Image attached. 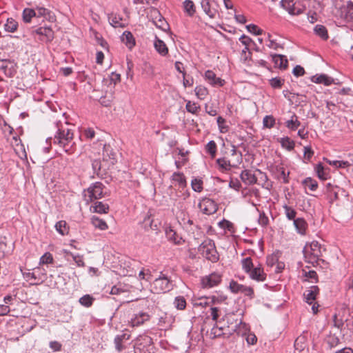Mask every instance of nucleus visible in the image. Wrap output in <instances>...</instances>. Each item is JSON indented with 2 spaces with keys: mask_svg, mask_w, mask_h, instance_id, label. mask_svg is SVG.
<instances>
[{
  "mask_svg": "<svg viewBox=\"0 0 353 353\" xmlns=\"http://www.w3.org/2000/svg\"><path fill=\"white\" fill-rule=\"evenodd\" d=\"M57 131L53 138V143L61 147L68 154L75 152L77 145L74 141V134L71 129L68 128V123L63 125L61 123H57Z\"/></svg>",
  "mask_w": 353,
  "mask_h": 353,
  "instance_id": "1",
  "label": "nucleus"
},
{
  "mask_svg": "<svg viewBox=\"0 0 353 353\" xmlns=\"http://www.w3.org/2000/svg\"><path fill=\"white\" fill-rule=\"evenodd\" d=\"M303 252L305 261L312 263L314 266L316 263L318 264L319 261H323V259H321V246L318 241H312L310 245L307 244Z\"/></svg>",
  "mask_w": 353,
  "mask_h": 353,
  "instance_id": "2",
  "label": "nucleus"
},
{
  "mask_svg": "<svg viewBox=\"0 0 353 353\" xmlns=\"http://www.w3.org/2000/svg\"><path fill=\"white\" fill-rule=\"evenodd\" d=\"M198 250L203 257L212 263L217 262L219 259L214 242L212 239H208L205 240L199 246Z\"/></svg>",
  "mask_w": 353,
  "mask_h": 353,
  "instance_id": "3",
  "label": "nucleus"
},
{
  "mask_svg": "<svg viewBox=\"0 0 353 353\" xmlns=\"http://www.w3.org/2000/svg\"><path fill=\"white\" fill-rule=\"evenodd\" d=\"M173 286L172 281L161 272V275L153 281L151 290L155 294L165 293L172 290Z\"/></svg>",
  "mask_w": 353,
  "mask_h": 353,
  "instance_id": "4",
  "label": "nucleus"
},
{
  "mask_svg": "<svg viewBox=\"0 0 353 353\" xmlns=\"http://www.w3.org/2000/svg\"><path fill=\"white\" fill-rule=\"evenodd\" d=\"M32 34L39 36V40L45 43H51L54 39V32L50 26H41L32 31Z\"/></svg>",
  "mask_w": 353,
  "mask_h": 353,
  "instance_id": "5",
  "label": "nucleus"
},
{
  "mask_svg": "<svg viewBox=\"0 0 353 353\" xmlns=\"http://www.w3.org/2000/svg\"><path fill=\"white\" fill-rule=\"evenodd\" d=\"M103 188L104 185L101 182L92 183L86 190L88 194H85V196L88 197L86 199L87 202H92L94 200L102 198L103 196Z\"/></svg>",
  "mask_w": 353,
  "mask_h": 353,
  "instance_id": "6",
  "label": "nucleus"
},
{
  "mask_svg": "<svg viewBox=\"0 0 353 353\" xmlns=\"http://www.w3.org/2000/svg\"><path fill=\"white\" fill-rule=\"evenodd\" d=\"M198 207L203 214L207 215L213 214L218 210V206L215 201L206 197L200 201Z\"/></svg>",
  "mask_w": 353,
  "mask_h": 353,
  "instance_id": "7",
  "label": "nucleus"
},
{
  "mask_svg": "<svg viewBox=\"0 0 353 353\" xmlns=\"http://www.w3.org/2000/svg\"><path fill=\"white\" fill-rule=\"evenodd\" d=\"M0 72L8 77H12L17 72L16 63L8 59L0 60Z\"/></svg>",
  "mask_w": 353,
  "mask_h": 353,
  "instance_id": "8",
  "label": "nucleus"
},
{
  "mask_svg": "<svg viewBox=\"0 0 353 353\" xmlns=\"http://www.w3.org/2000/svg\"><path fill=\"white\" fill-rule=\"evenodd\" d=\"M221 274L217 272H213L202 278L201 283L204 288H211L218 285L221 283Z\"/></svg>",
  "mask_w": 353,
  "mask_h": 353,
  "instance_id": "9",
  "label": "nucleus"
},
{
  "mask_svg": "<svg viewBox=\"0 0 353 353\" xmlns=\"http://www.w3.org/2000/svg\"><path fill=\"white\" fill-rule=\"evenodd\" d=\"M33 9L35 10V19L43 18V21H48L50 22H54L56 21L54 14L44 7L36 6Z\"/></svg>",
  "mask_w": 353,
  "mask_h": 353,
  "instance_id": "10",
  "label": "nucleus"
},
{
  "mask_svg": "<svg viewBox=\"0 0 353 353\" xmlns=\"http://www.w3.org/2000/svg\"><path fill=\"white\" fill-rule=\"evenodd\" d=\"M152 17L153 23L156 26L157 28L163 31H166L169 28L168 23L157 9H153L152 11Z\"/></svg>",
  "mask_w": 353,
  "mask_h": 353,
  "instance_id": "11",
  "label": "nucleus"
},
{
  "mask_svg": "<svg viewBox=\"0 0 353 353\" xmlns=\"http://www.w3.org/2000/svg\"><path fill=\"white\" fill-rule=\"evenodd\" d=\"M340 16L346 22H350L353 19V2L349 1L345 5L341 7Z\"/></svg>",
  "mask_w": 353,
  "mask_h": 353,
  "instance_id": "12",
  "label": "nucleus"
},
{
  "mask_svg": "<svg viewBox=\"0 0 353 353\" xmlns=\"http://www.w3.org/2000/svg\"><path fill=\"white\" fill-rule=\"evenodd\" d=\"M248 274L252 280H255L258 282L264 281L266 279V274L264 272L263 268L260 264L255 266Z\"/></svg>",
  "mask_w": 353,
  "mask_h": 353,
  "instance_id": "13",
  "label": "nucleus"
},
{
  "mask_svg": "<svg viewBox=\"0 0 353 353\" xmlns=\"http://www.w3.org/2000/svg\"><path fill=\"white\" fill-rule=\"evenodd\" d=\"M149 319L150 315L148 313L140 312L131 319L129 323L132 327H137L149 321Z\"/></svg>",
  "mask_w": 353,
  "mask_h": 353,
  "instance_id": "14",
  "label": "nucleus"
},
{
  "mask_svg": "<svg viewBox=\"0 0 353 353\" xmlns=\"http://www.w3.org/2000/svg\"><path fill=\"white\" fill-rule=\"evenodd\" d=\"M319 288L316 285H312L303 294L306 303L312 305L316 300V296L319 294Z\"/></svg>",
  "mask_w": 353,
  "mask_h": 353,
  "instance_id": "15",
  "label": "nucleus"
},
{
  "mask_svg": "<svg viewBox=\"0 0 353 353\" xmlns=\"http://www.w3.org/2000/svg\"><path fill=\"white\" fill-rule=\"evenodd\" d=\"M241 179L246 185H253L256 183L257 177L255 174L250 170H244L240 175Z\"/></svg>",
  "mask_w": 353,
  "mask_h": 353,
  "instance_id": "16",
  "label": "nucleus"
},
{
  "mask_svg": "<svg viewBox=\"0 0 353 353\" xmlns=\"http://www.w3.org/2000/svg\"><path fill=\"white\" fill-rule=\"evenodd\" d=\"M103 158L104 161H111V163L113 165L117 160V152L110 145L105 144L103 147Z\"/></svg>",
  "mask_w": 353,
  "mask_h": 353,
  "instance_id": "17",
  "label": "nucleus"
},
{
  "mask_svg": "<svg viewBox=\"0 0 353 353\" xmlns=\"http://www.w3.org/2000/svg\"><path fill=\"white\" fill-rule=\"evenodd\" d=\"M272 61L276 67L279 68L281 70H285L288 66V61L286 57L281 54H273L272 55Z\"/></svg>",
  "mask_w": 353,
  "mask_h": 353,
  "instance_id": "18",
  "label": "nucleus"
},
{
  "mask_svg": "<svg viewBox=\"0 0 353 353\" xmlns=\"http://www.w3.org/2000/svg\"><path fill=\"white\" fill-rule=\"evenodd\" d=\"M311 81L316 83H323L327 86L334 83V79L325 74L314 75L311 77Z\"/></svg>",
  "mask_w": 353,
  "mask_h": 353,
  "instance_id": "19",
  "label": "nucleus"
},
{
  "mask_svg": "<svg viewBox=\"0 0 353 353\" xmlns=\"http://www.w3.org/2000/svg\"><path fill=\"white\" fill-rule=\"evenodd\" d=\"M205 78L213 85L223 86L225 83L224 80L216 77L215 73L212 70H207L205 72Z\"/></svg>",
  "mask_w": 353,
  "mask_h": 353,
  "instance_id": "20",
  "label": "nucleus"
},
{
  "mask_svg": "<svg viewBox=\"0 0 353 353\" xmlns=\"http://www.w3.org/2000/svg\"><path fill=\"white\" fill-rule=\"evenodd\" d=\"M121 39L122 42L124 43L125 46L130 50L135 46L134 38L132 34L129 31H125L123 33Z\"/></svg>",
  "mask_w": 353,
  "mask_h": 353,
  "instance_id": "21",
  "label": "nucleus"
},
{
  "mask_svg": "<svg viewBox=\"0 0 353 353\" xmlns=\"http://www.w3.org/2000/svg\"><path fill=\"white\" fill-rule=\"evenodd\" d=\"M154 48L161 55V56H165L168 53V48L165 43L159 39L157 37H155L154 41Z\"/></svg>",
  "mask_w": 353,
  "mask_h": 353,
  "instance_id": "22",
  "label": "nucleus"
},
{
  "mask_svg": "<svg viewBox=\"0 0 353 353\" xmlns=\"http://www.w3.org/2000/svg\"><path fill=\"white\" fill-rule=\"evenodd\" d=\"M294 225L298 233L305 234L307 227V223L303 218H297L294 220Z\"/></svg>",
  "mask_w": 353,
  "mask_h": 353,
  "instance_id": "23",
  "label": "nucleus"
},
{
  "mask_svg": "<svg viewBox=\"0 0 353 353\" xmlns=\"http://www.w3.org/2000/svg\"><path fill=\"white\" fill-rule=\"evenodd\" d=\"M232 330L236 332L237 335L244 336L249 330V328L248 325L240 319L239 322L234 325V328H232Z\"/></svg>",
  "mask_w": 353,
  "mask_h": 353,
  "instance_id": "24",
  "label": "nucleus"
},
{
  "mask_svg": "<svg viewBox=\"0 0 353 353\" xmlns=\"http://www.w3.org/2000/svg\"><path fill=\"white\" fill-rule=\"evenodd\" d=\"M93 209V212L99 214H106L109 211V205L108 204H104L101 201H96L91 206Z\"/></svg>",
  "mask_w": 353,
  "mask_h": 353,
  "instance_id": "25",
  "label": "nucleus"
},
{
  "mask_svg": "<svg viewBox=\"0 0 353 353\" xmlns=\"http://www.w3.org/2000/svg\"><path fill=\"white\" fill-rule=\"evenodd\" d=\"M141 225L145 230L150 229L154 231L158 230V225L157 224L153 225V219L150 215L145 216L141 222Z\"/></svg>",
  "mask_w": 353,
  "mask_h": 353,
  "instance_id": "26",
  "label": "nucleus"
},
{
  "mask_svg": "<svg viewBox=\"0 0 353 353\" xmlns=\"http://www.w3.org/2000/svg\"><path fill=\"white\" fill-rule=\"evenodd\" d=\"M302 277L303 278V281H308L309 279H311V281L314 283H317L319 281L317 273L314 270L306 271L305 270H302Z\"/></svg>",
  "mask_w": 353,
  "mask_h": 353,
  "instance_id": "27",
  "label": "nucleus"
},
{
  "mask_svg": "<svg viewBox=\"0 0 353 353\" xmlns=\"http://www.w3.org/2000/svg\"><path fill=\"white\" fill-rule=\"evenodd\" d=\"M183 6L184 9V12L189 17H192L196 12V8L194 3L191 0H185L183 3Z\"/></svg>",
  "mask_w": 353,
  "mask_h": 353,
  "instance_id": "28",
  "label": "nucleus"
},
{
  "mask_svg": "<svg viewBox=\"0 0 353 353\" xmlns=\"http://www.w3.org/2000/svg\"><path fill=\"white\" fill-rule=\"evenodd\" d=\"M91 223L94 228H99L101 230H105L108 228L106 222L97 216H92Z\"/></svg>",
  "mask_w": 353,
  "mask_h": 353,
  "instance_id": "29",
  "label": "nucleus"
},
{
  "mask_svg": "<svg viewBox=\"0 0 353 353\" xmlns=\"http://www.w3.org/2000/svg\"><path fill=\"white\" fill-rule=\"evenodd\" d=\"M201 6L205 13L211 19H214L215 17L216 11L215 10H211L210 0H201Z\"/></svg>",
  "mask_w": 353,
  "mask_h": 353,
  "instance_id": "30",
  "label": "nucleus"
},
{
  "mask_svg": "<svg viewBox=\"0 0 353 353\" xmlns=\"http://www.w3.org/2000/svg\"><path fill=\"white\" fill-rule=\"evenodd\" d=\"M35 10L33 8H25L23 10L22 18L25 23H30L35 19Z\"/></svg>",
  "mask_w": 353,
  "mask_h": 353,
  "instance_id": "31",
  "label": "nucleus"
},
{
  "mask_svg": "<svg viewBox=\"0 0 353 353\" xmlns=\"http://www.w3.org/2000/svg\"><path fill=\"white\" fill-rule=\"evenodd\" d=\"M314 32L323 40H327L329 37L327 28L323 25H316L314 28Z\"/></svg>",
  "mask_w": 353,
  "mask_h": 353,
  "instance_id": "32",
  "label": "nucleus"
},
{
  "mask_svg": "<svg viewBox=\"0 0 353 353\" xmlns=\"http://www.w3.org/2000/svg\"><path fill=\"white\" fill-rule=\"evenodd\" d=\"M165 234L168 240L173 241L175 244H181L182 238L179 237L176 232L171 228L166 229Z\"/></svg>",
  "mask_w": 353,
  "mask_h": 353,
  "instance_id": "33",
  "label": "nucleus"
},
{
  "mask_svg": "<svg viewBox=\"0 0 353 353\" xmlns=\"http://www.w3.org/2000/svg\"><path fill=\"white\" fill-rule=\"evenodd\" d=\"M279 143H281L282 148H285L288 151L294 150L295 146L294 141L288 137L281 138Z\"/></svg>",
  "mask_w": 353,
  "mask_h": 353,
  "instance_id": "34",
  "label": "nucleus"
},
{
  "mask_svg": "<svg viewBox=\"0 0 353 353\" xmlns=\"http://www.w3.org/2000/svg\"><path fill=\"white\" fill-rule=\"evenodd\" d=\"M300 125L301 122L298 120V117L295 114L292 116L291 119L285 122V126L292 130H296Z\"/></svg>",
  "mask_w": 353,
  "mask_h": 353,
  "instance_id": "35",
  "label": "nucleus"
},
{
  "mask_svg": "<svg viewBox=\"0 0 353 353\" xmlns=\"http://www.w3.org/2000/svg\"><path fill=\"white\" fill-rule=\"evenodd\" d=\"M302 184L305 188H308L311 191H315L318 188V182L311 177L305 178L302 181Z\"/></svg>",
  "mask_w": 353,
  "mask_h": 353,
  "instance_id": "36",
  "label": "nucleus"
},
{
  "mask_svg": "<svg viewBox=\"0 0 353 353\" xmlns=\"http://www.w3.org/2000/svg\"><path fill=\"white\" fill-rule=\"evenodd\" d=\"M94 300L95 299L90 294H85L79 299V302L81 305L85 307H90L92 305Z\"/></svg>",
  "mask_w": 353,
  "mask_h": 353,
  "instance_id": "37",
  "label": "nucleus"
},
{
  "mask_svg": "<svg viewBox=\"0 0 353 353\" xmlns=\"http://www.w3.org/2000/svg\"><path fill=\"white\" fill-rule=\"evenodd\" d=\"M68 226L65 221H59L55 224L56 230L61 235L68 233Z\"/></svg>",
  "mask_w": 353,
  "mask_h": 353,
  "instance_id": "38",
  "label": "nucleus"
},
{
  "mask_svg": "<svg viewBox=\"0 0 353 353\" xmlns=\"http://www.w3.org/2000/svg\"><path fill=\"white\" fill-rule=\"evenodd\" d=\"M18 23L12 18H8L4 25L5 30L9 32H14L17 30Z\"/></svg>",
  "mask_w": 353,
  "mask_h": 353,
  "instance_id": "39",
  "label": "nucleus"
},
{
  "mask_svg": "<svg viewBox=\"0 0 353 353\" xmlns=\"http://www.w3.org/2000/svg\"><path fill=\"white\" fill-rule=\"evenodd\" d=\"M172 179L173 181H176L181 188L186 186V180L184 174L182 172H174Z\"/></svg>",
  "mask_w": 353,
  "mask_h": 353,
  "instance_id": "40",
  "label": "nucleus"
},
{
  "mask_svg": "<svg viewBox=\"0 0 353 353\" xmlns=\"http://www.w3.org/2000/svg\"><path fill=\"white\" fill-rule=\"evenodd\" d=\"M241 263L243 270L248 274L255 268L250 257L243 259Z\"/></svg>",
  "mask_w": 353,
  "mask_h": 353,
  "instance_id": "41",
  "label": "nucleus"
},
{
  "mask_svg": "<svg viewBox=\"0 0 353 353\" xmlns=\"http://www.w3.org/2000/svg\"><path fill=\"white\" fill-rule=\"evenodd\" d=\"M280 4L290 14L294 13L293 9L295 7L294 0H281Z\"/></svg>",
  "mask_w": 353,
  "mask_h": 353,
  "instance_id": "42",
  "label": "nucleus"
},
{
  "mask_svg": "<svg viewBox=\"0 0 353 353\" xmlns=\"http://www.w3.org/2000/svg\"><path fill=\"white\" fill-rule=\"evenodd\" d=\"M216 144L214 141H209L205 145L206 152H208L212 158H214L216 154Z\"/></svg>",
  "mask_w": 353,
  "mask_h": 353,
  "instance_id": "43",
  "label": "nucleus"
},
{
  "mask_svg": "<svg viewBox=\"0 0 353 353\" xmlns=\"http://www.w3.org/2000/svg\"><path fill=\"white\" fill-rule=\"evenodd\" d=\"M191 186L194 191L201 192L203 188V181L201 179L194 178L191 181Z\"/></svg>",
  "mask_w": 353,
  "mask_h": 353,
  "instance_id": "44",
  "label": "nucleus"
},
{
  "mask_svg": "<svg viewBox=\"0 0 353 353\" xmlns=\"http://www.w3.org/2000/svg\"><path fill=\"white\" fill-rule=\"evenodd\" d=\"M194 91L196 97L201 100L204 99L208 94L207 88L202 85L196 86L194 89Z\"/></svg>",
  "mask_w": 353,
  "mask_h": 353,
  "instance_id": "45",
  "label": "nucleus"
},
{
  "mask_svg": "<svg viewBox=\"0 0 353 353\" xmlns=\"http://www.w3.org/2000/svg\"><path fill=\"white\" fill-rule=\"evenodd\" d=\"M174 306L178 310H184L186 307V301L182 296H176L174 301Z\"/></svg>",
  "mask_w": 353,
  "mask_h": 353,
  "instance_id": "46",
  "label": "nucleus"
},
{
  "mask_svg": "<svg viewBox=\"0 0 353 353\" xmlns=\"http://www.w3.org/2000/svg\"><path fill=\"white\" fill-rule=\"evenodd\" d=\"M243 285H244L239 284L238 282L232 280L230 283L229 288L232 293L237 294L239 292L241 293Z\"/></svg>",
  "mask_w": 353,
  "mask_h": 353,
  "instance_id": "47",
  "label": "nucleus"
},
{
  "mask_svg": "<svg viewBox=\"0 0 353 353\" xmlns=\"http://www.w3.org/2000/svg\"><path fill=\"white\" fill-rule=\"evenodd\" d=\"M54 262L53 256L51 253L46 252L39 260V265L52 264Z\"/></svg>",
  "mask_w": 353,
  "mask_h": 353,
  "instance_id": "48",
  "label": "nucleus"
},
{
  "mask_svg": "<svg viewBox=\"0 0 353 353\" xmlns=\"http://www.w3.org/2000/svg\"><path fill=\"white\" fill-rule=\"evenodd\" d=\"M315 170H316L318 177L320 179H322V180L327 179V174L325 172L324 167L323 166L321 163H319V164L316 165V166L315 168Z\"/></svg>",
  "mask_w": 353,
  "mask_h": 353,
  "instance_id": "49",
  "label": "nucleus"
},
{
  "mask_svg": "<svg viewBox=\"0 0 353 353\" xmlns=\"http://www.w3.org/2000/svg\"><path fill=\"white\" fill-rule=\"evenodd\" d=\"M216 163L219 168L223 170L227 171L230 170V161L226 160L225 158L218 159L216 160Z\"/></svg>",
  "mask_w": 353,
  "mask_h": 353,
  "instance_id": "50",
  "label": "nucleus"
},
{
  "mask_svg": "<svg viewBox=\"0 0 353 353\" xmlns=\"http://www.w3.org/2000/svg\"><path fill=\"white\" fill-rule=\"evenodd\" d=\"M283 208L285 209V215L289 220L296 219L295 217L296 212L295 211V210H294L292 207L288 206L287 205H285L283 206Z\"/></svg>",
  "mask_w": 353,
  "mask_h": 353,
  "instance_id": "51",
  "label": "nucleus"
},
{
  "mask_svg": "<svg viewBox=\"0 0 353 353\" xmlns=\"http://www.w3.org/2000/svg\"><path fill=\"white\" fill-rule=\"evenodd\" d=\"M185 109L188 112L192 114H196L198 110L200 109V106L197 105L196 103L189 101L185 105Z\"/></svg>",
  "mask_w": 353,
  "mask_h": 353,
  "instance_id": "52",
  "label": "nucleus"
},
{
  "mask_svg": "<svg viewBox=\"0 0 353 353\" xmlns=\"http://www.w3.org/2000/svg\"><path fill=\"white\" fill-rule=\"evenodd\" d=\"M263 123L264 127L271 128L274 125L275 119L272 115H267L263 118Z\"/></svg>",
  "mask_w": 353,
  "mask_h": 353,
  "instance_id": "53",
  "label": "nucleus"
},
{
  "mask_svg": "<svg viewBox=\"0 0 353 353\" xmlns=\"http://www.w3.org/2000/svg\"><path fill=\"white\" fill-rule=\"evenodd\" d=\"M284 83V79L279 77H274L270 80V84L273 88H281Z\"/></svg>",
  "mask_w": 353,
  "mask_h": 353,
  "instance_id": "54",
  "label": "nucleus"
},
{
  "mask_svg": "<svg viewBox=\"0 0 353 353\" xmlns=\"http://www.w3.org/2000/svg\"><path fill=\"white\" fill-rule=\"evenodd\" d=\"M216 122L221 132L225 133L228 131L229 128L228 125H224L225 120L223 117H218L216 119Z\"/></svg>",
  "mask_w": 353,
  "mask_h": 353,
  "instance_id": "55",
  "label": "nucleus"
},
{
  "mask_svg": "<svg viewBox=\"0 0 353 353\" xmlns=\"http://www.w3.org/2000/svg\"><path fill=\"white\" fill-rule=\"evenodd\" d=\"M246 29L248 32L253 33L256 35H261L263 32V30L260 29L256 25L250 24L246 26Z\"/></svg>",
  "mask_w": 353,
  "mask_h": 353,
  "instance_id": "56",
  "label": "nucleus"
},
{
  "mask_svg": "<svg viewBox=\"0 0 353 353\" xmlns=\"http://www.w3.org/2000/svg\"><path fill=\"white\" fill-rule=\"evenodd\" d=\"M114 343L115 345V349L118 352H121L123 350L126 348L125 343L119 340V337H115L114 340Z\"/></svg>",
  "mask_w": 353,
  "mask_h": 353,
  "instance_id": "57",
  "label": "nucleus"
},
{
  "mask_svg": "<svg viewBox=\"0 0 353 353\" xmlns=\"http://www.w3.org/2000/svg\"><path fill=\"white\" fill-rule=\"evenodd\" d=\"M241 293L245 296H248L250 299H252L254 297V289L250 286L243 285Z\"/></svg>",
  "mask_w": 353,
  "mask_h": 353,
  "instance_id": "58",
  "label": "nucleus"
},
{
  "mask_svg": "<svg viewBox=\"0 0 353 353\" xmlns=\"http://www.w3.org/2000/svg\"><path fill=\"white\" fill-rule=\"evenodd\" d=\"M258 222L263 227H265L268 225V224L269 223V219L265 215L264 212H262L260 213Z\"/></svg>",
  "mask_w": 353,
  "mask_h": 353,
  "instance_id": "59",
  "label": "nucleus"
},
{
  "mask_svg": "<svg viewBox=\"0 0 353 353\" xmlns=\"http://www.w3.org/2000/svg\"><path fill=\"white\" fill-rule=\"evenodd\" d=\"M280 170L281 172L279 179L282 180L283 183H288L290 172H285V170L283 168H281Z\"/></svg>",
  "mask_w": 353,
  "mask_h": 353,
  "instance_id": "60",
  "label": "nucleus"
},
{
  "mask_svg": "<svg viewBox=\"0 0 353 353\" xmlns=\"http://www.w3.org/2000/svg\"><path fill=\"white\" fill-rule=\"evenodd\" d=\"M92 167L94 170V172L97 174H99V171L101 168V163L99 159H94L92 162Z\"/></svg>",
  "mask_w": 353,
  "mask_h": 353,
  "instance_id": "61",
  "label": "nucleus"
},
{
  "mask_svg": "<svg viewBox=\"0 0 353 353\" xmlns=\"http://www.w3.org/2000/svg\"><path fill=\"white\" fill-rule=\"evenodd\" d=\"M219 312L220 310L219 307H210V314L212 316V319L214 321H217L219 317Z\"/></svg>",
  "mask_w": 353,
  "mask_h": 353,
  "instance_id": "62",
  "label": "nucleus"
},
{
  "mask_svg": "<svg viewBox=\"0 0 353 353\" xmlns=\"http://www.w3.org/2000/svg\"><path fill=\"white\" fill-rule=\"evenodd\" d=\"M49 346L54 352L61 351L62 347L61 343L57 341H50Z\"/></svg>",
  "mask_w": 353,
  "mask_h": 353,
  "instance_id": "63",
  "label": "nucleus"
},
{
  "mask_svg": "<svg viewBox=\"0 0 353 353\" xmlns=\"http://www.w3.org/2000/svg\"><path fill=\"white\" fill-rule=\"evenodd\" d=\"M314 155V151L309 146L304 147V158L307 159V161H310Z\"/></svg>",
  "mask_w": 353,
  "mask_h": 353,
  "instance_id": "64",
  "label": "nucleus"
}]
</instances>
